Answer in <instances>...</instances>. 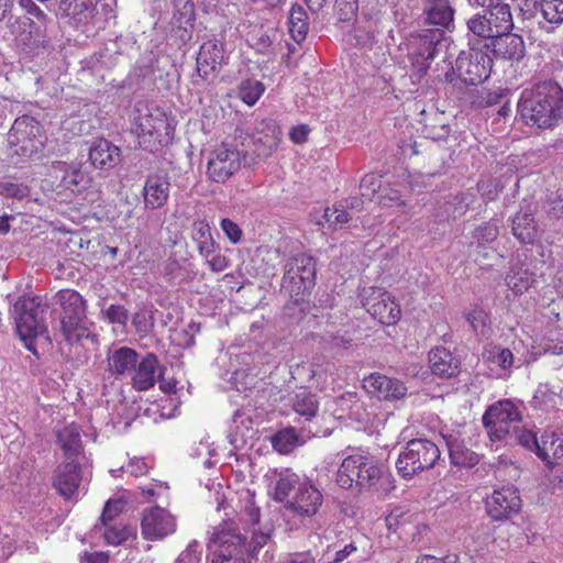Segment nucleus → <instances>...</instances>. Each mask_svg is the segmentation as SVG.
Wrapping results in <instances>:
<instances>
[{"label": "nucleus", "instance_id": "obj_4", "mask_svg": "<svg viewBox=\"0 0 563 563\" xmlns=\"http://www.w3.org/2000/svg\"><path fill=\"white\" fill-rule=\"evenodd\" d=\"M317 263L306 253H298L289 257L284 266L282 289L295 298L302 300L316 285Z\"/></svg>", "mask_w": 563, "mask_h": 563}, {"label": "nucleus", "instance_id": "obj_56", "mask_svg": "<svg viewBox=\"0 0 563 563\" xmlns=\"http://www.w3.org/2000/svg\"><path fill=\"white\" fill-rule=\"evenodd\" d=\"M122 506L120 501H108L103 508L101 520L103 525L114 521L115 517L121 512Z\"/></svg>", "mask_w": 563, "mask_h": 563}, {"label": "nucleus", "instance_id": "obj_27", "mask_svg": "<svg viewBox=\"0 0 563 563\" xmlns=\"http://www.w3.org/2000/svg\"><path fill=\"white\" fill-rule=\"evenodd\" d=\"M310 438L311 432L306 431L305 428L298 430L295 427L288 426L272 437V444L279 453L287 454L296 446L302 445Z\"/></svg>", "mask_w": 563, "mask_h": 563}, {"label": "nucleus", "instance_id": "obj_29", "mask_svg": "<svg viewBox=\"0 0 563 563\" xmlns=\"http://www.w3.org/2000/svg\"><path fill=\"white\" fill-rule=\"evenodd\" d=\"M522 418L520 407L509 399H504L487 408L482 422H520Z\"/></svg>", "mask_w": 563, "mask_h": 563}, {"label": "nucleus", "instance_id": "obj_38", "mask_svg": "<svg viewBox=\"0 0 563 563\" xmlns=\"http://www.w3.org/2000/svg\"><path fill=\"white\" fill-rule=\"evenodd\" d=\"M506 283L508 288L512 290L515 295H518L522 294L531 287L533 278L527 269H519L508 274L506 277Z\"/></svg>", "mask_w": 563, "mask_h": 563}, {"label": "nucleus", "instance_id": "obj_21", "mask_svg": "<svg viewBox=\"0 0 563 563\" xmlns=\"http://www.w3.org/2000/svg\"><path fill=\"white\" fill-rule=\"evenodd\" d=\"M81 482V471L78 461H68L57 466L53 486L65 499H71L78 495Z\"/></svg>", "mask_w": 563, "mask_h": 563}, {"label": "nucleus", "instance_id": "obj_59", "mask_svg": "<svg viewBox=\"0 0 563 563\" xmlns=\"http://www.w3.org/2000/svg\"><path fill=\"white\" fill-rule=\"evenodd\" d=\"M210 269L214 273H220L227 269L229 261L224 255L212 254L209 258H206Z\"/></svg>", "mask_w": 563, "mask_h": 563}, {"label": "nucleus", "instance_id": "obj_40", "mask_svg": "<svg viewBox=\"0 0 563 563\" xmlns=\"http://www.w3.org/2000/svg\"><path fill=\"white\" fill-rule=\"evenodd\" d=\"M264 92V86L257 80H244L239 87V97L247 106H253Z\"/></svg>", "mask_w": 563, "mask_h": 563}, {"label": "nucleus", "instance_id": "obj_54", "mask_svg": "<svg viewBox=\"0 0 563 563\" xmlns=\"http://www.w3.org/2000/svg\"><path fill=\"white\" fill-rule=\"evenodd\" d=\"M132 324L135 330L140 334H147L153 327V323L150 321L147 313L145 311H139L133 316Z\"/></svg>", "mask_w": 563, "mask_h": 563}, {"label": "nucleus", "instance_id": "obj_49", "mask_svg": "<svg viewBox=\"0 0 563 563\" xmlns=\"http://www.w3.org/2000/svg\"><path fill=\"white\" fill-rule=\"evenodd\" d=\"M474 236L478 245L490 243L498 236V228L495 224L486 223L476 229Z\"/></svg>", "mask_w": 563, "mask_h": 563}, {"label": "nucleus", "instance_id": "obj_23", "mask_svg": "<svg viewBox=\"0 0 563 563\" xmlns=\"http://www.w3.org/2000/svg\"><path fill=\"white\" fill-rule=\"evenodd\" d=\"M89 159L96 168L108 170L120 163L121 151L108 140L100 139L91 144Z\"/></svg>", "mask_w": 563, "mask_h": 563}, {"label": "nucleus", "instance_id": "obj_44", "mask_svg": "<svg viewBox=\"0 0 563 563\" xmlns=\"http://www.w3.org/2000/svg\"><path fill=\"white\" fill-rule=\"evenodd\" d=\"M361 195L368 200H372L376 195L382 192V180L380 177L369 174L366 175L360 184Z\"/></svg>", "mask_w": 563, "mask_h": 563}, {"label": "nucleus", "instance_id": "obj_64", "mask_svg": "<svg viewBox=\"0 0 563 563\" xmlns=\"http://www.w3.org/2000/svg\"><path fill=\"white\" fill-rule=\"evenodd\" d=\"M285 563H316V558L310 551L303 553H295L290 554L286 559Z\"/></svg>", "mask_w": 563, "mask_h": 563}, {"label": "nucleus", "instance_id": "obj_36", "mask_svg": "<svg viewBox=\"0 0 563 563\" xmlns=\"http://www.w3.org/2000/svg\"><path fill=\"white\" fill-rule=\"evenodd\" d=\"M289 31L292 38L300 43L306 38L308 32L307 13L300 5H292L289 12Z\"/></svg>", "mask_w": 563, "mask_h": 563}, {"label": "nucleus", "instance_id": "obj_42", "mask_svg": "<svg viewBox=\"0 0 563 563\" xmlns=\"http://www.w3.org/2000/svg\"><path fill=\"white\" fill-rule=\"evenodd\" d=\"M62 181L67 189L80 191L87 185L88 177L80 168L71 166L65 170Z\"/></svg>", "mask_w": 563, "mask_h": 563}, {"label": "nucleus", "instance_id": "obj_63", "mask_svg": "<svg viewBox=\"0 0 563 563\" xmlns=\"http://www.w3.org/2000/svg\"><path fill=\"white\" fill-rule=\"evenodd\" d=\"M554 452H551L552 465H563V434H555Z\"/></svg>", "mask_w": 563, "mask_h": 563}, {"label": "nucleus", "instance_id": "obj_31", "mask_svg": "<svg viewBox=\"0 0 563 563\" xmlns=\"http://www.w3.org/2000/svg\"><path fill=\"white\" fill-rule=\"evenodd\" d=\"M432 373L440 377H452L459 372L460 362L444 347H435L429 353Z\"/></svg>", "mask_w": 563, "mask_h": 563}, {"label": "nucleus", "instance_id": "obj_32", "mask_svg": "<svg viewBox=\"0 0 563 563\" xmlns=\"http://www.w3.org/2000/svg\"><path fill=\"white\" fill-rule=\"evenodd\" d=\"M446 442L450 457L453 464L459 466H474L478 463V455L466 448L463 440L459 435L441 431Z\"/></svg>", "mask_w": 563, "mask_h": 563}, {"label": "nucleus", "instance_id": "obj_47", "mask_svg": "<svg viewBox=\"0 0 563 563\" xmlns=\"http://www.w3.org/2000/svg\"><path fill=\"white\" fill-rule=\"evenodd\" d=\"M325 221L330 227L334 229L341 228L349 222L350 216L344 208L334 206L333 208H327L324 211Z\"/></svg>", "mask_w": 563, "mask_h": 563}, {"label": "nucleus", "instance_id": "obj_62", "mask_svg": "<svg viewBox=\"0 0 563 563\" xmlns=\"http://www.w3.org/2000/svg\"><path fill=\"white\" fill-rule=\"evenodd\" d=\"M309 132L310 129L308 128V125L302 124L292 128L289 135L292 142L301 144L307 141Z\"/></svg>", "mask_w": 563, "mask_h": 563}, {"label": "nucleus", "instance_id": "obj_46", "mask_svg": "<svg viewBox=\"0 0 563 563\" xmlns=\"http://www.w3.org/2000/svg\"><path fill=\"white\" fill-rule=\"evenodd\" d=\"M269 536L264 532H252V540L246 541V537L242 536L243 542V555L246 553L251 556H255L257 552L267 543Z\"/></svg>", "mask_w": 563, "mask_h": 563}, {"label": "nucleus", "instance_id": "obj_37", "mask_svg": "<svg viewBox=\"0 0 563 563\" xmlns=\"http://www.w3.org/2000/svg\"><path fill=\"white\" fill-rule=\"evenodd\" d=\"M292 409L300 417L310 420L316 416L318 410L316 396L306 390L298 393L294 399Z\"/></svg>", "mask_w": 563, "mask_h": 563}, {"label": "nucleus", "instance_id": "obj_33", "mask_svg": "<svg viewBox=\"0 0 563 563\" xmlns=\"http://www.w3.org/2000/svg\"><path fill=\"white\" fill-rule=\"evenodd\" d=\"M137 361L139 354L135 350L126 346L115 349L108 356L109 371L119 376L132 374Z\"/></svg>", "mask_w": 563, "mask_h": 563}, {"label": "nucleus", "instance_id": "obj_60", "mask_svg": "<svg viewBox=\"0 0 563 563\" xmlns=\"http://www.w3.org/2000/svg\"><path fill=\"white\" fill-rule=\"evenodd\" d=\"M494 362L501 368L506 369L512 365L514 355L509 349H503L494 356Z\"/></svg>", "mask_w": 563, "mask_h": 563}, {"label": "nucleus", "instance_id": "obj_24", "mask_svg": "<svg viewBox=\"0 0 563 563\" xmlns=\"http://www.w3.org/2000/svg\"><path fill=\"white\" fill-rule=\"evenodd\" d=\"M170 184L167 177L153 175L147 177L143 187L144 208H162L168 199Z\"/></svg>", "mask_w": 563, "mask_h": 563}, {"label": "nucleus", "instance_id": "obj_39", "mask_svg": "<svg viewBox=\"0 0 563 563\" xmlns=\"http://www.w3.org/2000/svg\"><path fill=\"white\" fill-rule=\"evenodd\" d=\"M541 14L553 24L563 23V0H539Z\"/></svg>", "mask_w": 563, "mask_h": 563}, {"label": "nucleus", "instance_id": "obj_7", "mask_svg": "<svg viewBox=\"0 0 563 563\" xmlns=\"http://www.w3.org/2000/svg\"><path fill=\"white\" fill-rule=\"evenodd\" d=\"M211 563H249L243 555L242 534L233 522H225L212 533L209 544Z\"/></svg>", "mask_w": 563, "mask_h": 563}, {"label": "nucleus", "instance_id": "obj_11", "mask_svg": "<svg viewBox=\"0 0 563 563\" xmlns=\"http://www.w3.org/2000/svg\"><path fill=\"white\" fill-rule=\"evenodd\" d=\"M492 63L483 51L468 48L459 54L453 69L463 82L475 86L489 77Z\"/></svg>", "mask_w": 563, "mask_h": 563}, {"label": "nucleus", "instance_id": "obj_13", "mask_svg": "<svg viewBox=\"0 0 563 563\" xmlns=\"http://www.w3.org/2000/svg\"><path fill=\"white\" fill-rule=\"evenodd\" d=\"M8 141L12 146L19 147L18 152L25 156L37 153L44 144L40 123L27 115L15 119L9 131Z\"/></svg>", "mask_w": 563, "mask_h": 563}, {"label": "nucleus", "instance_id": "obj_5", "mask_svg": "<svg viewBox=\"0 0 563 563\" xmlns=\"http://www.w3.org/2000/svg\"><path fill=\"white\" fill-rule=\"evenodd\" d=\"M439 457L440 450L433 442L412 439L399 454L396 467L404 478H411L417 473L433 467Z\"/></svg>", "mask_w": 563, "mask_h": 563}, {"label": "nucleus", "instance_id": "obj_20", "mask_svg": "<svg viewBox=\"0 0 563 563\" xmlns=\"http://www.w3.org/2000/svg\"><path fill=\"white\" fill-rule=\"evenodd\" d=\"M363 387L369 395L388 401L401 399L407 394V387L402 382L379 373L364 377Z\"/></svg>", "mask_w": 563, "mask_h": 563}, {"label": "nucleus", "instance_id": "obj_19", "mask_svg": "<svg viewBox=\"0 0 563 563\" xmlns=\"http://www.w3.org/2000/svg\"><path fill=\"white\" fill-rule=\"evenodd\" d=\"M165 369V366L159 363L158 357L154 353H146L137 361L131 374L133 388L139 391L153 388L156 382L162 379Z\"/></svg>", "mask_w": 563, "mask_h": 563}, {"label": "nucleus", "instance_id": "obj_18", "mask_svg": "<svg viewBox=\"0 0 563 563\" xmlns=\"http://www.w3.org/2000/svg\"><path fill=\"white\" fill-rule=\"evenodd\" d=\"M363 306L374 319L383 324L391 325L399 320V306L383 289L371 288V295L365 298Z\"/></svg>", "mask_w": 563, "mask_h": 563}, {"label": "nucleus", "instance_id": "obj_9", "mask_svg": "<svg viewBox=\"0 0 563 563\" xmlns=\"http://www.w3.org/2000/svg\"><path fill=\"white\" fill-rule=\"evenodd\" d=\"M247 152L239 148L236 140L222 142L208 157L207 175L212 181L222 184L231 178L241 167V157Z\"/></svg>", "mask_w": 563, "mask_h": 563}, {"label": "nucleus", "instance_id": "obj_43", "mask_svg": "<svg viewBox=\"0 0 563 563\" xmlns=\"http://www.w3.org/2000/svg\"><path fill=\"white\" fill-rule=\"evenodd\" d=\"M512 438L515 440H518V442L522 446H525L531 451H536V449L539 445V441H540V439L537 437L536 432L527 429L525 426L516 427L514 429L512 435H510V439H512Z\"/></svg>", "mask_w": 563, "mask_h": 563}, {"label": "nucleus", "instance_id": "obj_52", "mask_svg": "<svg viewBox=\"0 0 563 563\" xmlns=\"http://www.w3.org/2000/svg\"><path fill=\"white\" fill-rule=\"evenodd\" d=\"M107 318L111 323H118L124 325L128 322L129 313L128 310L118 305H111L106 311Z\"/></svg>", "mask_w": 563, "mask_h": 563}, {"label": "nucleus", "instance_id": "obj_50", "mask_svg": "<svg viewBox=\"0 0 563 563\" xmlns=\"http://www.w3.org/2000/svg\"><path fill=\"white\" fill-rule=\"evenodd\" d=\"M378 203L385 207L404 206V200L398 190L393 188H384L378 195Z\"/></svg>", "mask_w": 563, "mask_h": 563}, {"label": "nucleus", "instance_id": "obj_6", "mask_svg": "<svg viewBox=\"0 0 563 563\" xmlns=\"http://www.w3.org/2000/svg\"><path fill=\"white\" fill-rule=\"evenodd\" d=\"M488 7L470 18L467 27L474 35L492 42L501 33L510 31L514 22L508 4L497 2Z\"/></svg>", "mask_w": 563, "mask_h": 563}, {"label": "nucleus", "instance_id": "obj_55", "mask_svg": "<svg viewBox=\"0 0 563 563\" xmlns=\"http://www.w3.org/2000/svg\"><path fill=\"white\" fill-rule=\"evenodd\" d=\"M221 229L223 230L227 238L233 244H236L238 242H240L241 236H242V231L235 222H233L230 219H223L221 221Z\"/></svg>", "mask_w": 563, "mask_h": 563}, {"label": "nucleus", "instance_id": "obj_41", "mask_svg": "<svg viewBox=\"0 0 563 563\" xmlns=\"http://www.w3.org/2000/svg\"><path fill=\"white\" fill-rule=\"evenodd\" d=\"M104 526V539L109 544L118 545L133 536V531L123 523L109 522Z\"/></svg>", "mask_w": 563, "mask_h": 563}, {"label": "nucleus", "instance_id": "obj_14", "mask_svg": "<svg viewBox=\"0 0 563 563\" xmlns=\"http://www.w3.org/2000/svg\"><path fill=\"white\" fill-rule=\"evenodd\" d=\"M176 531V518L166 509L151 507L143 511L141 533L150 541H161Z\"/></svg>", "mask_w": 563, "mask_h": 563}, {"label": "nucleus", "instance_id": "obj_48", "mask_svg": "<svg viewBox=\"0 0 563 563\" xmlns=\"http://www.w3.org/2000/svg\"><path fill=\"white\" fill-rule=\"evenodd\" d=\"M466 320L475 333H485L488 317L483 309H473L466 314Z\"/></svg>", "mask_w": 563, "mask_h": 563}, {"label": "nucleus", "instance_id": "obj_51", "mask_svg": "<svg viewBox=\"0 0 563 563\" xmlns=\"http://www.w3.org/2000/svg\"><path fill=\"white\" fill-rule=\"evenodd\" d=\"M335 9L339 19L342 21L350 20L357 10V0H335Z\"/></svg>", "mask_w": 563, "mask_h": 563}, {"label": "nucleus", "instance_id": "obj_35", "mask_svg": "<svg viewBox=\"0 0 563 563\" xmlns=\"http://www.w3.org/2000/svg\"><path fill=\"white\" fill-rule=\"evenodd\" d=\"M192 239L197 243L199 254L202 257L209 258L214 253L216 243L207 223L198 222L194 224Z\"/></svg>", "mask_w": 563, "mask_h": 563}, {"label": "nucleus", "instance_id": "obj_30", "mask_svg": "<svg viewBox=\"0 0 563 563\" xmlns=\"http://www.w3.org/2000/svg\"><path fill=\"white\" fill-rule=\"evenodd\" d=\"M96 7L97 0H60L59 10L78 25L86 24L92 19Z\"/></svg>", "mask_w": 563, "mask_h": 563}, {"label": "nucleus", "instance_id": "obj_34", "mask_svg": "<svg viewBox=\"0 0 563 563\" xmlns=\"http://www.w3.org/2000/svg\"><path fill=\"white\" fill-rule=\"evenodd\" d=\"M282 140V132L273 128L269 133H258L244 136L247 145H253V154L258 157H268L278 146Z\"/></svg>", "mask_w": 563, "mask_h": 563}, {"label": "nucleus", "instance_id": "obj_16", "mask_svg": "<svg viewBox=\"0 0 563 563\" xmlns=\"http://www.w3.org/2000/svg\"><path fill=\"white\" fill-rule=\"evenodd\" d=\"M441 32L420 34L411 44V65L419 75H424L441 46Z\"/></svg>", "mask_w": 563, "mask_h": 563}, {"label": "nucleus", "instance_id": "obj_26", "mask_svg": "<svg viewBox=\"0 0 563 563\" xmlns=\"http://www.w3.org/2000/svg\"><path fill=\"white\" fill-rule=\"evenodd\" d=\"M424 14L426 22L437 27L435 32L442 29L450 30L453 24L454 11L449 0H427Z\"/></svg>", "mask_w": 563, "mask_h": 563}, {"label": "nucleus", "instance_id": "obj_22", "mask_svg": "<svg viewBox=\"0 0 563 563\" xmlns=\"http://www.w3.org/2000/svg\"><path fill=\"white\" fill-rule=\"evenodd\" d=\"M495 57L510 62H520L526 56V45L520 35L510 33H501L492 42L485 44Z\"/></svg>", "mask_w": 563, "mask_h": 563}, {"label": "nucleus", "instance_id": "obj_2", "mask_svg": "<svg viewBox=\"0 0 563 563\" xmlns=\"http://www.w3.org/2000/svg\"><path fill=\"white\" fill-rule=\"evenodd\" d=\"M386 479L384 465L363 452L345 456L336 473L340 487L358 492H378Z\"/></svg>", "mask_w": 563, "mask_h": 563}, {"label": "nucleus", "instance_id": "obj_28", "mask_svg": "<svg viewBox=\"0 0 563 563\" xmlns=\"http://www.w3.org/2000/svg\"><path fill=\"white\" fill-rule=\"evenodd\" d=\"M56 437L65 460L79 462V456L82 454V443L77 426L65 424L57 431Z\"/></svg>", "mask_w": 563, "mask_h": 563}, {"label": "nucleus", "instance_id": "obj_53", "mask_svg": "<svg viewBox=\"0 0 563 563\" xmlns=\"http://www.w3.org/2000/svg\"><path fill=\"white\" fill-rule=\"evenodd\" d=\"M545 213L550 219H560L563 217V198L555 196L550 198L544 205Z\"/></svg>", "mask_w": 563, "mask_h": 563}, {"label": "nucleus", "instance_id": "obj_12", "mask_svg": "<svg viewBox=\"0 0 563 563\" xmlns=\"http://www.w3.org/2000/svg\"><path fill=\"white\" fill-rule=\"evenodd\" d=\"M43 312L44 308L41 307L38 298L35 297L23 296L14 303L16 331L25 343L44 331L41 316Z\"/></svg>", "mask_w": 563, "mask_h": 563}, {"label": "nucleus", "instance_id": "obj_57", "mask_svg": "<svg viewBox=\"0 0 563 563\" xmlns=\"http://www.w3.org/2000/svg\"><path fill=\"white\" fill-rule=\"evenodd\" d=\"M139 198L136 195L133 197L126 196L120 205V214L123 216L125 221H129L135 216L134 209L137 206Z\"/></svg>", "mask_w": 563, "mask_h": 563}, {"label": "nucleus", "instance_id": "obj_10", "mask_svg": "<svg viewBox=\"0 0 563 563\" xmlns=\"http://www.w3.org/2000/svg\"><path fill=\"white\" fill-rule=\"evenodd\" d=\"M167 122L159 111L153 113L143 102H137L131 113V129L139 137L140 144L151 147L152 142L161 143L162 131L166 129Z\"/></svg>", "mask_w": 563, "mask_h": 563}, {"label": "nucleus", "instance_id": "obj_25", "mask_svg": "<svg viewBox=\"0 0 563 563\" xmlns=\"http://www.w3.org/2000/svg\"><path fill=\"white\" fill-rule=\"evenodd\" d=\"M536 206L528 203L511 220L514 236L521 243H532L537 236V223L533 218Z\"/></svg>", "mask_w": 563, "mask_h": 563}, {"label": "nucleus", "instance_id": "obj_8", "mask_svg": "<svg viewBox=\"0 0 563 563\" xmlns=\"http://www.w3.org/2000/svg\"><path fill=\"white\" fill-rule=\"evenodd\" d=\"M56 298L63 308L60 330L65 340L68 342L79 340L85 333V300L79 292L71 289L59 290Z\"/></svg>", "mask_w": 563, "mask_h": 563}, {"label": "nucleus", "instance_id": "obj_17", "mask_svg": "<svg viewBox=\"0 0 563 563\" xmlns=\"http://www.w3.org/2000/svg\"><path fill=\"white\" fill-rule=\"evenodd\" d=\"M224 62L223 44L217 40L205 42L199 49L196 73L203 81L213 79Z\"/></svg>", "mask_w": 563, "mask_h": 563}, {"label": "nucleus", "instance_id": "obj_45", "mask_svg": "<svg viewBox=\"0 0 563 563\" xmlns=\"http://www.w3.org/2000/svg\"><path fill=\"white\" fill-rule=\"evenodd\" d=\"M554 445H555V434H542L539 441V445L536 449L537 455L544 462H547L549 465H552V459L551 452H554Z\"/></svg>", "mask_w": 563, "mask_h": 563}, {"label": "nucleus", "instance_id": "obj_58", "mask_svg": "<svg viewBox=\"0 0 563 563\" xmlns=\"http://www.w3.org/2000/svg\"><path fill=\"white\" fill-rule=\"evenodd\" d=\"M487 429V434L489 435L492 441L504 440L507 437L510 438V433L508 430V424H484Z\"/></svg>", "mask_w": 563, "mask_h": 563}, {"label": "nucleus", "instance_id": "obj_3", "mask_svg": "<svg viewBox=\"0 0 563 563\" xmlns=\"http://www.w3.org/2000/svg\"><path fill=\"white\" fill-rule=\"evenodd\" d=\"M274 499L286 503L287 509L302 517L314 516L323 503V496L314 484L310 479H301L295 473L279 476Z\"/></svg>", "mask_w": 563, "mask_h": 563}, {"label": "nucleus", "instance_id": "obj_15", "mask_svg": "<svg viewBox=\"0 0 563 563\" xmlns=\"http://www.w3.org/2000/svg\"><path fill=\"white\" fill-rule=\"evenodd\" d=\"M486 511L494 520H507L517 515L521 508V498L517 488L501 487L493 492L485 501Z\"/></svg>", "mask_w": 563, "mask_h": 563}, {"label": "nucleus", "instance_id": "obj_1", "mask_svg": "<svg viewBox=\"0 0 563 563\" xmlns=\"http://www.w3.org/2000/svg\"><path fill=\"white\" fill-rule=\"evenodd\" d=\"M519 111L528 125L551 128L563 119V89L554 81L541 82L522 96Z\"/></svg>", "mask_w": 563, "mask_h": 563}, {"label": "nucleus", "instance_id": "obj_61", "mask_svg": "<svg viewBox=\"0 0 563 563\" xmlns=\"http://www.w3.org/2000/svg\"><path fill=\"white\" fill-rule=\"evenodd\" d=\"M19 4L32 16L36 18L40 21H44L46 19V14L32 1V0H21Z\"/></svg>", "mask_w": 563, "mask_h": 563}]
</instances>
